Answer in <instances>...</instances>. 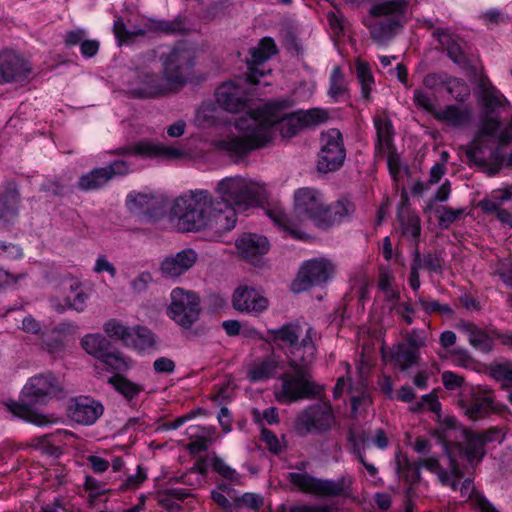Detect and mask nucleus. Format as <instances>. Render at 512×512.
<instances>
[{"instance_id":"1","label":"nucleus","mask_w":512,"mask_h":512,"mask_svg":"<svg viewBox=\"0 0 512 512\" xmlns=\"http://www.w3.org/2000/svg\"><path fill=\"white\" fill-rule=\"evenodd\" d=\"M222 205L208 190H189L175 199L171 215L177 219L181 232L211 230L220 236L229 231L220 212Z\"/></svg>"},{"instance_id":"2","label":"nucleus","mask_w":512,"mask_h":512,"mask_svg":"<svg viewBox=\"0 0 512 512\" xmlns=\"http://www.w3.org/2000/svg\"><path fill=\"white\" fill-rule=\"evenodd\" d=\"M294 101L290 98H280L265 103L254 110L259 117L260 127H267L270 132L269 142L274 135L273 127L278 124L283 138H292L301 130L324 123L328 119V113L319 108L299 110L290 114L285 111L291 108Z\"/></svg>"},{"instance_id":"3","label":"nucleus","mask_w":512,"mask_h":512,"mask_svg":"<svg viewBox=\"0 0 512 512\" xmlns=\"http://www.w3.org/2000/svg\"><path fill=\"white\" fill-rule=\"evenodd\" d=\"M61 391V384L53 374H40L29 379L22 389L20 401L8 403L7 408L15 416L37 426L55 424L58 422L57 417L53 414H41L31 406L46 403L57 397Z\"/></svg>"},{"instance_id":"4","label":"nucleus","mask_w":512,"mask_h":512,"mask_svg":"<svg viewBox=\"0 0 512 512\" xmlns=\"http://www.w3.org/2000/svg\"><path fill=\"white\" fill-rule=\"evenodd\" d=\"M295 211L311 219L320 228H329L348 218L355 210L348 200H338L326 205L323 195L314 188L303 187L294 195Z\"/></svg>"},{"instance_id":"5","label":"nucleus","mask_w":512,"mask_h":512,"mask_svg":"<svg viewBox=\"0 0 512 512\" xmlns=\"http://www.w3.org/2000/svg\"><path fill=\"white\" fill-rule=\"evenodd\" d=\"M408 0H387L372 5L363 24L374 42L386 45L402 29L406 22Z\"/></svg>"},{"instance_id":"6","label":"nucleus","mask_w":512,"mask_h":512,"mask_svg":"<svg viewBox=\"0 0 512 512\" xmlns=\"http://www.w3.org/2000/svg\"><path fill=\"white\" fill-rule=\"evenodd\" d=\"M217 202H222L220 207L226 227L232 230L237 223L236 207L247 208L256 199L253 187L242 177H226L220 180L216 187Z\"/></svg>"},{"instance_id":"7","label":"nucleus","mask_w":512,"mask_h":512,"mask_svg":"<svg viewBox=\"0 0 512 512\" xmlns=\"http://www.w3.org/2000/svg\"><path fill=\"white\" fill-rule=\"evenodd\" d=\"M314 361H299L296 365L288 361L289 369L281 377V389L275 392L278 402L290 404L302 399H310L318 394V386L313 381L311 367Z\"/></svg>"},{"instance_id":"8","label":"nucleus","mask_w":512,"mask_h":512,"mask_svg":"<svg viewBox=\"0 0 512 512\" xmlns=\"http://www.w3.org/2000/svg\"><path fill=\"white\" fill-rule=\"evenodd\" d=\"M272 341L285 349L288 361L294 365L299 361H314L316 345L312 339L313 329L305 331L298 323H287L268 331Z\"/></svg>"},{"instance_id":"9","label":"nucleus","mask_w":512,"mask_h":512,"mask_svg":"<svg viewBox=\"0 0 512 512\" xmlns=\"http://www.w3.org/2000/svg\"><path fill=\"white\" fill-rule=\"evenodd\" d=\"M236 128L243 132L241 137H232L220 142L222 150L233 156H244L252 150L262 148L269 143L270 132L267 127H260L259 117L255 111H249L246 117L239 118Z\"/></svg>"},{"instance_id":"10","label":"nucleus","mask_w":512,"mask_h":512,"mask_svg":"<svg viewBox=\"0 0 512 512\" xmlns=\"http://www.w3.org/2000/svg\"><path fill=\"white\" fill-rule=\"evenodd\" d=\"M287 480L300 492L318 498L347 496L351 492L352 478L341 476L337 480L316 478L307 472H290Z\"/></svg>"},{"instance_id":"11","label":"nucleus","mask_w":512,"mask_h":512,"mask_svg":"<svg viewBox=\"0 0 512 512\" xmlns=\"http://www.w3.org/2000/svg\"><path fill=\"white\" fill-rule=\"evenodd\" d=\"M500 118L491 113H485L480 120L479 131L474 138L471 147L466 151V156L470 162L487 171L489 176L497 174L502 166L503 157L499 150L494 149L490 152V158L494 161L492 165L482 156L483 144L486 137H494L500 127Z\"/></svg>"},{"instance_id":"12","label":"nucleus","mask_w":512,"mask_h":512,"mask_svg":"<svg viewBox=\"0 0 512 512\" xmlns=\"http://www.w3.org/2000/svg\"><path fill=\"white\" fill-rule=\"evenodd\" d=\"M194 53L184 43L175 45L168 54L161 55L162 77L172 90V86L184 85L190 78L195 64Z\"/></svg>"},{"instance_id":"13","label":"nucleus","mask_w":512,"mask_h":512,"mask_svg":"<svg viewBox=\"0 0 512 512\" xmlns=\"http://www.w3.org/2000/svg\"><path fill=\"white\" fill-rule=\"evenodd\" d=\"M347 440L349 452L357 458L371 477H375L378 474V469L373 464L367 462L365 450L370 442L379 449L387 448L389 440L386 432L381 428L376 429L372 433L368 429L351 427L348 430Z\"/></svg>"},{"instance_id":"14","label":"nucleus","mask_w":512,"mask_h":512,"mask_svg":"<svg viewBox=\"0 0 512 512\" xmlns=\"http://www.w3.org/2000/svg\"><path fill=\"white\" fill-rule=\"evenodd\" d=\"M200 313V298L195 292L180 287L172 290L168 315L181 328L190 329L198 321Z\"/></svg>"},{"instance_id":"15","label":"nucleus","mask_w":512,"mask_h":512,"mask_svg":"<svg viewBox=\"0 0 512 512\" xmlns=\"http://www.w3.org/2000/svg\"><path fill=\"white\" fill-rule=\"evenodd\" d=\"M317 171L329 173L339 170L346 159L343 135L338 129H329L321 133Z\"/></svg>"},{"instance_id":"16","label":"nucleus","mask_w":512,"mask_h":512,"mask_svg":"<svg viewBox=\"0 0 512 512\" xmlns=\"http://www.w3.org/2000/svg\"><path fill=\"white\" fill-rule=\"evenodd\" d=\"M82 348L92 357L100 360L110 369L126 371L130 361L120 351L114 349L111 342L102 334H87L81 339Z\"/></svg>"},{"instance_id":"17","label":"nucleus","mask_w":512,"mask_h":512,"mask_svg":"<svg viewBox=\"0 0 512 512\" xmlns=\"http://www.w3.org/2000/svg\"><path fill=\"white\" fill-rule=\"evenodd\" d=\"M334 424L332 407L327 403H316L308 406L297 417L296 430L301 435L312 432H326Z\"/></svg>"},{"instance_id":"18","label":"nucleus","mask_w":512,"mask_h":512,"mask_svg":"<svg viewBox=\"0 0 512 512\" xmlns=\"http://www.w3.org/2000/svg\"><path fill=\"white\" fill-rule=\"evenodd\" d=\"M334 272V265L327 259L309 260L300 268L296 279L292 283V290L299 293L308 290L312 286L322 285L332 278Z\"/></svg>"},{"instance_id":"19","label":"nucleus","mask_w":512,"mask_h":512,"mask_svg":"<svg viewBox=\"0 0 512 512\" xmlns=\"http://www.w3.org/2000/svg\"><path fill=\"white\" fill-rule=\"evenodd\" d=\"M127 92L134 98H154L170 92V87L156 74L146 70H134L127 81Z\"/></svg>"},{"instance_id":"20","label":"nucleus","mask_w":512,"mask_h":512,"mask_svg":"<svg viewBox=\"0 0 512 512\" xmlns=\"http://www.w3.org/2000/svg\"><path fill=\"white\" fill-rule=\"evenodd\" d=\"M499 429L490 428L483 433H475L469 429L460 430V437L465 444L459 445V453L463 454L473 469L486 454L485 445L495 441L499 436Z\"/></svg>"},{"instance_id":"21","label":"nucleus","mask_w":512,"mask_h":512,"mask_svg":"<svg viewBox=\"0 0 512 512\" xmlns=\"http://www.w3.org/2000/svg\"><path fill=\"white\" fill-rule=\"evenodd\" d=\"M446 455L449 460L448 469H444L439 459L435 456L420 458V465L435 474L443 486L450 487L452 490L457 491L458 479H462L465 473L452 453H446Z\"/></svg>"},{"instance_id":"22","label":"nucleus","mask_w":512,"mask_h":512,"mask_svg":"<svg viewBox=\"0 0 512 512\" xmlns=\"http://www.w3.org/2000/svg\"><path fill=\"white\" fill-rule=\"evenodd\" d=\"M217 104L230 113H238L248 108L249 95L243 84L234 81L222 83L215 92Z\"/></svg>"},{"instance_id":"23","label":"nucleus","mask_w":512,"mask_h":512,"mask_svg":"<svg viewBox=\"0 0 512 512\" xmlns=\"http://www.w3.org/2000/svg\"><path fill=\"white\" fill-rule=\"evenodd\" d=\"M30 63L12 50L0 52V85L24 81L31 73Z\"/></svg>"},{"instance_id":"24","label":"nucleus","mask_w":512,"mask_h":512,"mask_svg":"<svg viewBox=\"0 0 512 512\" xmlns=\"http://www.w3.org/2000/svg\"><path fill=\"white\" fill-rule=\"evenodd\" d=\"M423 346H425V337L417 331H412L405 342L393 348L391 359L400 370H407L418 364L419 350Z\"/></svg>"},{"instance_id":"25","label":"nucleus","mask_w":512,"mask_h":512,"mask_svg":"<svg viewBox=\"0 0 512 512\" xmlns=\"http://www.w3.org/2000/svg\"><path fill=\"white\" fill-rule=\"evenodd\" d=\"M103 412V405L87 396L73 398L68 407L69 417L74 422L82 425L94 424Z\"/></svg>"},{"instance_id":"26","label":"nucleus","mask_w":512,"mask_h":512,"mask_svg":"<svg viewBox=\"0 0 512 512\" xmlns=\"http://www.w3.org/2000/svg\"><path fill=\"white\" fill-rule=\"evenodd\" d=\"M232 305L239 312L258 315L268 308L269 301L256 289L240 286L233 293Z\"/></svg>"},{"instance_id":"27","label":"nucleus","mask_w":512,"mask_h":512,"mask_svg":"<svg viewBox=\"0 0 512 512\" xmlns=\"http://www.w3.org/2000/svg\"><path fill=\"white\" fill-rule=\"evenodd\" d=\"M113 155H136L141 157H162L166 159H175L182 155L178 149L153 144L149 141H140L137 143L129 144L124 147L117 148L110 151Z\"/></svg>"},{"instance_id":"28","label":"nucleus","mask_w":512,"mask_h":512,"mask_svg":"<svg viewBox=\"0 0 512 512\" xmlns=\"http://www.w3.org/2000/svg\"><path fill=\"white\" fill-rule=\"evenodd\" d=\"M462 409L470 420L487 418L497 410L495 396L491 390L474 391L470 399L463 402Z\"/></svg>"},{"instance_id":"29","label":"nucleus","mask_w":512,"mask_h":512,"mask_svg":"<svg viewBox=\"0 0 512 512\" xmlns=\"http://www.w3.org/2000/svg\"><path fill=\"white\" fill-rule=\"evenodd\" d=\"M20 193L17 184L8 180L0 186V225H13L18 218Z\"/></svg>"},{"instance_id":"30","label":"nucleus","mask_w":512,"mask_h":512,"mask_svg":"<svg viewBox=\"0 0 512 512\" xmlns=\"http://www.w3.org/2000/svg\"><path fill=\"white\" fill-rule=\"evenodd\" d=\"M197 259L195 250L191 248L181 250L175 255L164 258L160 265L161 273L167 278H177L192 268Z\"/></svg>"},{"instance_id":"31","label":"nucleus","mask_w":512,"mask_h":512,"mask_svg":"<svg viewBox=\"0 0 512 512\" xmlns=\"http://www.w3.org/2000/svg\"><path fill=\"white\" fill-rule=\"evenodd\" d=\"M235 246L243 259L254 264L269 250L267 238L252 233H244L236 240Z\"/></svg>"},{"instance_id":"32","label":"nucleus","mask_w":512,"mask_h":512,"mask_svg":"<svg viewBox=\"0 0 512 512\" xmlns=\"http://www.w3.org/2000/svg\"><path fill=\"white\" fill-rule=\"evenodd\" d=\"M441 46L447 51L448 57L457 65L465 67L469 61L461 45L453 39L450 31L445 28H437L432 33Z\"/></svg>"},{"instance_id":"33","label":"nucleus","mask_w":512,"mask_h":512,"mask_svg":"<svg viewBox=\"0 0 512 512\" xmlns=\"http://www.w3.org/2000/svg\"><path fill=\"white\" fill-rule=\"evenodd\" d=\"M460 430H467L459 424L454 418H447L442 425L435 431L434 435L437 436L442 443L445 453H452L451 448L455 446L459 450Z\"/></svg>"},{"instance_id":"34","label":"nucleus","mask_w":512,"mask_h":512,"mask_svg":"<svg viewBox=\"0 0 512 512\" xmlns=\"http://www.w3.org/2000/svg\"><path fill=\"white\" fill-rule=\"evenodd\" d=\"M460 329L464 331L469 343L481 352L490 353L494 348L493 337L490 336L485 330L479 328L472 322L461 321L459 323Z\"/></svg>"},{"instance_id":"35","label":"nucleus","mask_w":512,"mask_h":512,"mask_svg":"<svg viewBox=\"0 0 512 512\" xmlns=\"http://www.w3.org/2000/svg\"><path fill=\"white\" fill-rule=\"evenodd\" d=\"M128 208L137 215L154 217L160 209V201L150 195L138 193L128 196Z\"/></svg>"},{"instance_id":"36","label":"nucleus","mask_w":512,"mask_h":512,"mask_svg":"<svg viewBox=\"0 0 512 512\" xmlns=\"http://www.w3.org/2000/svg\"><path fill=\"white\" fill-rule=\"evenodd\" d=\"M458 481H460V479H458ZM457 490L460 491L462 497L471 500L474 508L478 512H499L483 495L476 491L471 477L465 478L461 484L458 482Z\"/></svg>"},{"instance_id":"37","label":"nucleus","mask_w":512,"mask_h":512,"mask_svg":"<svg viewBox=\"0 0 512 512\" xmlns=\"http://www.w3.org/2000/svg\"><path fill=\"white\" fill-rule=\"evenodd\" d=\"M277 368L278 361L274 357H265L250 365L247 377L251 382L264 381L273 377Z\"/></svg>"},{"instance_id":"38","label":"nucleus","mask_w":512,"mask_h":512,"mask_svg":"<svg viewBox=\"0 0 512 512\" xmlns=\"http://www.w3.org/2000/svg\"><path fill=\"white\" fill-rule=\"evenodd\" d=\"M397 218L402 227L403 234L417 243L421 233L420 218L412 213L404 204L399 207ZM416 246L418 247L417 244Z\"/></svg>"},{"instance_id":"39","label":"nucleus","mask_w":512,"mask_h":512,"mask_svg":"<svg viewBox=\"0 0 512 512\" xmlns=\"http://www.w3.org/2000/svg\"><path fill=\"white\" fill-rule=\"evenodd\" d=\"M374 124L377 132L376 150L381 153L384 150H390L393 147V125L386 116H377L374 118Z\"/></svg>"},{"instance_id":"40","label":"nucleus","mask_w":512,"mask_h":512,"mask_svg":"<svg viewBox=\"0 0 512 512\" xmlns=\"http://www.w3.org/2000/svg\"><path fill=\"white\" fill-rule=\"evenodd\" d=\"M108 382L112 384L115 390L118 391L129 403H132L133 400H135L144 390L141 384L132 382L120 374L114 375Z\"/></svg>"},{"instance_id":"41","label":"nucleus","mask_w":512,"mask_h":512,"mask_svg":"<svg viewBox=\"0 0 512 512\" xmlns=\"http://www.w3.org/2000/svg\"><path fill=\"white\" fill-rule=\"evenodd\" d=\"M480 98L485 108V113L494 114L495 110L507 104L506 98L493 86L481 84Z\"/></svg>"},{"instance_id":"42","label":"nucleus","mask_w":512,"mask_h":512,"mask_svg":"<svg viewBox=\"0 0 512 512\" xmlns=\"http://www.w3.org/2000/svg\"><path fill=\"white\" fill-rule=\"evenodd\" d=\"M436 118L452 126H464L470 122L471 114L468 109H461L455 105H449L436 113Z\"/></svg>"},{"instance_id":"43","label":"nucleus","mask_w":512,"mask_h":512,"mask_svg":"<svg viewBox=\"0 0 512 512\" xmlns=\"http://www.w3.org/2000/svg\"><path fill=\"white\" fill-rule=\"evenodd\" d=\"M107 169L95 168L89 173L82 175L78 181V187L81 190L89 191L103 187L108 183L109 174L106 172Z\"/></svg>"},{"instance_id":"44","label":"nucleus","mask_w":512,"mask_h":512,"mask_svg":"<svg viewBox=\"0 0 512 512\" xmlns=\"http://www.w3.org/2000/svg\"><path fill=\"white\" fill-rule=\"evenodd\" d=\"M103 329L110 338L121 340L125 345L130 344L133 333L130 327L111 319L104 324Z\"/></svg>"},{"instance_id":"45","label":"nucleus","mask_w":512,"mask_h":512,"mask_svg":"<svg viewBox=\"0 0 512 512\" xmlns=\"http://www.w3.org/2000/svg\"><path fill=\"white\" fill-rule=\"evenodd\" d=\"M154 334L147 328L137 326L135 332L132 333L131 342L128 346H132L139 351H144L154 347Z\"/></svg>"},{"instance_id":"46","label":"nucleus","mask_w":512,"mask_h":512,"mask_svg":"<svg viewBox=\"0 0 512 512\" xmlns=\"http://www.w3.org/2000/svg\"><path fill=\"white\" fill-rule=\"evenodd\" d=\"M328 93L336 101L347 94L345 78L339 66L332 70Z\"/></svg>"},{"instance_id":"47","label":"nucleus","mask_w":512,"mask_h":512,"mask_svg":"<svg viewBox=\"0 0 512 512\" xmlns=\"http://www.w3.org/2000/svg\"><path fill=\"white\" fill-rule=\"evenodd\" d=\"M446 90L451 96L459 102H464L470 96L468 84L461 78L449 77Z\"/></svg>"},{"instance_id":"48","label":"nucleus","mask_w":512,"mask_h":512,"mask_svg":"<svg viewBox=\"0 0 512 512\" xmlns=\"http://www.w3.org/2000/svg\"><path fill=\"white\" fill-rule=\"evenodd\" d=\"M488 375L496 381H508L512 379V361L492 362L487 367Z\"/></svg>"},{"instance_id":"49","label":"nucleus","mask_w":512,"mask_h":512,"mask_svg":"<svg viewBox=\"0 0 512 512\" xmlns=\"http://www.w3.org/2000/svg\"><path fill=\"white\" fill-rule=\"evenodd\" d=\"M416 304H419L427 314L437 312L448 318H452L454 316V311L448 304H441L436 300H427L424 297L419 296L416 300Z\"/></svg>"},{"instance_id":"50","label":"nucleus","mask_w":512,"mask_h":512,"mask_svg":"<svg viewBox=\"0 0 512 512\" xmlns=\"http://www.w3.org/2000/svg\"><path fill=\"white\" fill-rule=\"evenodd\" d=\"M267 214L276 225L289 232L292 236L300 238L298 231L295 229V224L287 217L282 209L272 208L267 211Z\"/></svg>"},{"instance_id":"51","label":"nucleus","mask_w":512,"mask_h":512,"mask_svg":"<svg viewBox=\"0 0 512 512\" xmlns=\"http://www.w3.org/2000/svg\"><path fill=\"white\" fill-rule=\"evenodd\" d=\"M113 31L120 44L132 42L135 37L146 34V31L143 29L128 30L122 18L114 21Z\"/></svg>"},{"instance_id":"52","label":"nucleus","mask_w":512,"mask_h":512,"mask_svg":"<svg viewBox=\"0 0 512 512\" xmlns=\"http://www.w3.org/2000/svg\"><path fill=\"white\" fill-rule=\"evenodd\" d=\"M356 73L361 84L362 96L365 100H369L374 79L368 64L359 62L356 66Z\"/></svg>"},{"instance_id":"53","label":"nucleus","mask_w":512,"mask_h":512,"mask_svg":"<svg viewBox=\"0 0 512 512\" xmlns=\"http://www.w3.org/2000/svg\"><path fill=\"white\" fill-rule=\"evenodd\" d=\"M439 213L438 224L442 229H448L460 216L464 214V209H452L448 206H442L437 210Z\"/></svg>"},{"instance_id":"54","label":"nucleus","mask_w":512,"mask_h":512,"mask_svg":"<svg viewBox=\"0 0 512 512\" xmlns=\"http://www.w3.org/2000/svg\"><path fill=\"white\" fill-rule=\"evenodd\" d=\"M398 463V470L401 471L407 479H410L412 482H419L421 480V468L420 460L411 463L407 457L403 459V462L400 460Z\"/></svg>"},{"instance_id":"55","label":"nucleus","mask_w":512,"mask_h":512,"mask_svg":"<svg viewBox=\"0 0 512 512\" xmlns=\"http://www.w3.org/2000/svg\"><path fill=\"white\" fill-rule=\"evenodd\" d=\"M421 269L429 272L440 273L443 269L444 261L437 252H428L420 254Z\"/></svg>"},{"instance_id":"56","label":"nucleus","mask_w":512,"mask_h":512,"mask_svg":"<svg viewBox=\"0 0 512 512\" xmlns=\"http://www.w3.org/2000/svg\"><path fill=\"white\" fill-rule=\"evenodd\" d=\"M412 256L413 259L410 265L409 284L414 291H417L421 285L419 276V271L421 270L420 251L417 246H415Z\"/></svg>"},{"instance_id":"57","label":"nucleus","mask_w":512,"mask_h":512,"mask_svg":"<svg viewBox=\"0 0 512 512\" xmlns=\"http://www.w3.org/2000/svg\"><path fill=\"white\" fill-rule=\"evenodd\" d=\"M211 465L213 470L222 477L230 481H238V473L234 469L229 467L221 458L217 456L213 457L211 460Z\"/></svg>"},{"instance_id":"58","label":"nucleus","mask_w":512,"mask_h":512,"mask_svg":"<svg viewBox=\"0 0 512 512\" xmlns=\"http://www.w3.org/2000/svg\"><path fill=\"white\" fill-rule=\"evenodd\" d=\"M449 77L450 76L445 72L430 73L424 77L423 84L431 90H436L441 87H446Z\"/></svg>"},{"instance_id":"59","label":"nucleus","mask_w":512,"mask_h":512,"mask_svg":"<svg viewBox=\"0 0 512 512\" xmlns=\"http://www.w3.org/2000/svg\"><path fill=\"white\" fill-rule=\"evenodd\" d=\"M236 508L248 507L254 510H258L263 505V498L254 493H245L241 497L235 499Z\"/></svg>"},{"instance_id":"60","label":"nucleus","mask_w":512,"mask_h":512,"mask_svg":"<svg viewBox=\"0 0 512 512\" xmlns=\"http://www.w3.org/2000/svg\"><path fill=\"white\" fill-rule=\"evenodd\" d=\"M70 289L72 292H76V295L73 299H71L70 296L66 297L68 308L75 309L78 312L83 311L85 309V301L87 298L86 294H84L82 290L78 291L80 289V285L78 283L71 284Z\"/></svg>"},{"instance_id":"61","label":"nucleus","mask_w":512,"mask_h":512,"mask_svg":"<svg viewBox=\"0 0 512 512\" xmlns=\"http://www.w3.org/2000/svg\"><path fill=\"white\" fill-rule=\"evenodd\" d=\"M496 275L507 285L512 286V262L504 259L500 260L495 268Z\"/></svg>"},{"instance_id":"62","label":"nucleus","mask_w":512,"mask_h":512,"mask_svg":"<svg viewBox=\"0 0 512 512\" xmlns=\"http://www.w3.org/2000/svg\"><path fill=\"white\" fill-rule=\"evenodd\" d=\"M52 437V434L37 437L33 440L32 445L38 449H42L43 452L47 454L54 455L58 451V448L51 442Z\"/></svg>"},{"instance_id":"63","label":"nucleus","mask_w":512,"mask_h":512,"mask_svg":"<svg viewBox=\"0 0 512 512\" xmlns=\"http://www.w3.org/2000/svg\"><path fill=\"white\" fill-rule=\"evenodd\" d=\"M107 169L106 172L109 174V179L113 176H122L129 173L130 166L129 163L124 160H116L112 164L104 167Z\"/></svg>"},{"instance_id":"64","label":"nucleus","mask_w":512,"mask_h":512,"mask_svg":"<svg viewBox=\"0 0 512 512\" xmlns=\"http://www.w3.org/2000/svg\"><path fill=\"white\" fill-rule=\"evenodd\" d=\"M330 505H308L301 504L290 507L288 512H331Z\"/></svg>"}]
</instances>
